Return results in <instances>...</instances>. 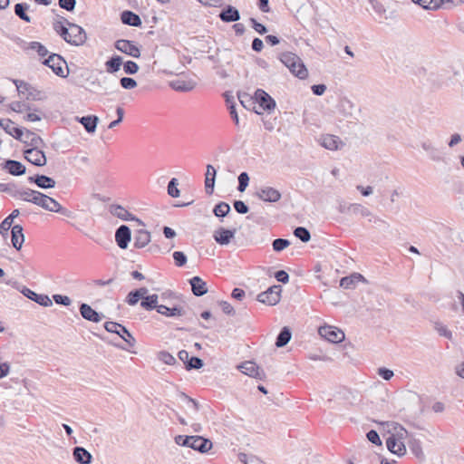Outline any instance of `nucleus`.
<instances>
[{"label": "nucleus", "mask_w": 464, "mask_h": 464, "mask_svg": "<svg viewBox=\"0 0 464 464\" xmlns=\"http://www.w3.org/2000/svg\"><path fill=\"white\" fill-rule=\"evenodd\" d=\"M104 328L109 333L118 334L125 343L124 344H120L110 342V344L125 351H130V348L135 346V338L124 325L116 322H106L104 324Z\"/></svg>", "instance_id": "1"}, {"label": "nucleus", "mask_w": 464, "mask_h": 464, "mask_svg": "<svg viewBox=\"0 0 464 464\" xmlns=\"http://www.w3.org/2000/svg\"><path fill=\"white\" fill-rule=\"evenodd\" d=\"M278 58L295 77L304 80L308 76V71L304 63L295 53L292 52H283L279 54Z\"/></svg>", "instance_id": "2"}, {"label": "nucleus", "mask_w": 464, "mask_h": 464, "mask_svg": "<svg viewBox=\"0 0 464 464\" xmlns=\"http://www.w3.org/2000/svg\"><path fill=\"white\" fill-rule=\"evenodd\" d=\"M174 441L179 446L188 447L200 453H206L212 448L210 440L198 435H177L174 438Z\"/></svg>", "instance_id": "3"}, {"label": "nucleus", "mask_w": 464, "mask_h": 464, "mask_svg": "<svg viewBox=\"0 0 464 464\" xmlns=\"http://www.w3.org/2000/svg\"><path fill=\"white\" fill-rule=\"evenodd\" d=\"M360 111V109L348 98L343 97L339 100L337 104V112L349 123L356 124L358 118L355 115V111Z\"/></svg>", "instance_id": "4"}, {"label": "nucleus", "mask_w": 464, "mask_h": 464, "mask_svg": "<svg viewBox=\"0 0 464 464\" xmlns=\"http://www.w3.org/2000/svg\"><path fill=\"white\" fill-rule=\"evenodd\" d=\"M43 64L48 66L59 77L66 78L69 69L66 61L57 53H51L43 61Z\"/></svg>", "instance_id": "5"}, {"label": "nucleus", "mask_w": 464, "mask_h": 464, "mask_svg": "<svg viewBox=\"0 0 464 464\" xmlns=\"http://www.w3.org/2000/svg\"><path fill=\"white\" fill-rule=\"evenodd\" d=\"M62 18L65 24L69 26L70 36L67 37L66 43L75 46L82 45L87 40V34L85 30L82 26L70 22L65 17L62 16Z\"/></svg>", "instance_id": "6"}, {"label": "nucleus", "mask_w": 464, "mask_h": 464, "mask_svg": "<svg viewBox=\"0 0 464 464\" xmlns=\"http://www.w3.org/2000/svg\"><path fill=\"white\" fill-rule=\"evenodd\" d=\"M14 84L16 86L17 92L19 94H25L26 100L30 101H42L45 99L44 92L32 86L30 83L14 79Z\"/></svg>", "instance_id": "7"}, {"label": "nucleus", "mask_w": 464, "mask_h": 464, "mask_svg": "<svg viewBox=\"0 0 464 464\" xmlns=\"http://www.w3.org/2000/svg\"><path fill=\"white\" fill-rule=\"evenodd\" d=\"M282 286L274 285L257 295L256 300L267 305H276L281 300Z\"/></svg>", "instance_id": "8"}, {"label": "nucleus", "mask_w": 464, "mask_h": 464, "mask_svg": "<svg viewBox=\"0 0 464 464\" xmlns=\"http://www.w3.org/2000/svg\"><path fill=\"white\" fill-rule=\"evenodd\" d=\"M318 333L323 338L333 343H341L345 337L344 333L341 329L332 325L319 327Z\"/></svg>", "instance_id": "9"}, {"label": "nucleus", "mask_w": 464, "mask_h": 464, "mask_svg": "<svg viewBox=\"0 0 464 464\" xmlns=\"http://www.w3.org/2000/svg\"><path fill=\"white\" fill-rule=\"evenodd\" d=\"M24 158L34 166L43 167L47 163L45 153L40 149L30 148L24 150Z\"/></svg>", "instance_id": "10"}, {"label": "nucleus", "mask_w": 464, "mask_h": 464, "mask_svg": "<svg viewBox=\"0 0 464 464\" xmlns=\"http://www.w3.org/2000/svg\"><path fill=\"white\" fill-rule=\"evenodd\" d=\"M114 47L118 51L125 54H128L133 58H139L140 56V48L136 44H134L132 41L125 39L117 40L114 44Z\"/></svg>", "instance_id": "11"}, {"label": "nucleus", "mask_w": 464, "mask_h": 464, "mask_svg": "<svg viewBox=\"0 0 464 464\" xmlns=\"http://www.w3.org/2000/svg\"><path fill=\"white\" fill-rule=\"evenodd\" d=\"M256 197L265 202L276 203L281 199L279 190L272 187H262L256 192Z\"/></svg>", "instance_id": "12"}, {"label": "nucleus", "mask_w": 464, "mask_h": 464, "mask_svg": "<svg viewBox=\"0 0 464 464\" xmlns=\"http://www.w3.org/2000/svg\"><path fill=\"white\" fill-rule=\"evenodd\" d=\"M254 98L264 111H271L276 107L275 100L262 89L256 91Z\"/></svg>", "instance_id": "13"}, {"label": "nucleus", "mask_w": 464, "mask_h": 464, "mask_svg": "<svg viewBox=\"0 0 464 464\" xmlns=\"http://www.w3.org/2000/svg\"><path fill=\"white\" fill-rule=\"evenodd\" d=\"M1 169L8 174L15 177L22 176L26 171L25 166L22 162L14 160H5L1 163Z\"/></svg>", "instance_id": "14"}, {"label": "nucleus", "mask_w": 464, "mask_h": 464, "mask_svg": "<svg viewBox=\"0 0 464 464\" xmlns=\"http://www.w3.org/2000/svg\"><path fill=\"white\" fill-rule=\"evenodd\" d=\"M238 369H240V371L244 374L258 380H263L266 376L265 372L261 370L259 366H257L254 362L251 361L242 362L238 366Z\"/></svg>", "instance_id": "15"}, {"label": "nucleus", "mask_w": 464, "mask_h": 464, "mask_svg": "<svg viewBox=\"0 0 464 464\" xmlns=\"http://www.w3.org/2000/svg\"><path fill=\"white\" fill-rule=\"evenodd\" d=\"M131 239L130 228L126 225L120 226L115 232V241L121 249H126Z\"/></svg>", "instance_id": "16"}, {"label": "nucleus", "mask_w": 464, "mask_h": 464, "mask_svg": "<svg viewBox=\"0 0 464 464\" xmlns=\"http://www.w3.org/2000/svg\"><path fill=\"white\" fill-rule=\"evenodd\" d=\"M22 294L28 299L35 302L36 304L44 307H50L53 305V301L47 295L37 294L27 287H24L23 289Z\"/></svg>", "instance_id": "17"}, {"label": "nucleus", "mask_w": 464, "mask_h": 464, "mask_svg": "<svg viewBox=\"0 0 464 464\" xmlns=\"http://www.w3.org/2000/svg\"><path fill=\"white\" fill-rule=\"evenodd\" d=\"M0 127L13 138L24 141L22 139L24 130L22 128L16 127L14 122L10 119H0Z\"/></svg>", "instance_id": "18"}, {"label": "nucleus", "mask_w": 464, "mask_h": 464, "mask_svg": "<svg viewBox=\"0 0 464 464\" xmlns=\"http://www.w3.org/2000/svg\"><path fill=\"white\" fill-rule=\"evenodd\" d=\"M237 229H227L225 227H218L214 231L213 237L215 241L221 245H228L232 238H234L236 235Z\"/></svg>", "instance_id": "19"}, {"label": "nucleus", "mask_w": 464, "mask_h": 464, "mask_svg": "<svg viewBox=\"0 0 464 464\" xmlns=\"http://www.w3.org/2000/svg\"><path fill=\"white\" fill-rule=\"evenodd\" d=\"M30 183H34L38 188L43 189L53 188L56 185L55 180L43 174H36L28 178Z\"/></svg>", "instance_id": "20"}, {"label": "nucleus", "mask_w": 464, "mask_h": 464, "mask_svg": "<svg viewBox=\"0 0 464 464\" xmlns=\"http://www.w3.org/2000/svg\"><path fill=\"white\" fill-rule=\"evenodd\" d=\"M382 425H385L388 429V432L391 436H395L399 441H402L409 435L408 431L399 423L394 421L382 422Z\"/></svg>", "instance_id": "21"}, {"label": "nucleus", "mask_w": 464, "mask_h": 464, "mask_svg": "<svg viewBox=\"0 0 464 464\" xmlns=\"http://www.w3.org/2000/svg\"><path fill=\"white\" fill-rule=\"evenodd\" d=\"M79 310L83 319L92 323H99L104 317L103 314H99L88 304H82L79 307Z\"/></svg>", "instance_id": "22"}, {"label": "nucleus", "mask_w": 464, "mask_h": 464, "mask_svg": "<svg viewBox=\"0 0 464 464\" xmlns=\"http://www.w3.org/2000/svg\"><path fill=\"white\" fill-rule=\"evenodd\" d=\"M219 19L224 23L237 22L240 19V13L233 5H227L218 14Z\"/></svg>", "instance_id": "23"}, {"label": "nucleus", "mask_w": 464, "mask_h": 464, "mask_svg": "<svg viewBox=\"0 0 464 464\" xmlns=\"http://www.w3.org/2000/svg\"><path fill=\"white\" fill-rule=\"evenodd\" d=\"M387 449L392 453L399 457L405 455L406 447L403 441H399L395 436H389L386 440Z\"/></svg>", "instance_id": "24"}, {"label": "nucleus", "mask_w": 464, "mask_h": 464, "mask_svg": "<svg viewBox=\"0 0 464 464\" xmlns=\"http://www.w3.org/2000/svg\"><path fill=\"white\" fill-rule=\"evenodd\" d=\"M188 282L195 296L200 297L208 293L207 283L200 276H193Z\"/></svg>", "instance_id": "25"}, {"label": "nucleus", "mask_w": 464, "mask_h": 464, "mask_svg": "<svg viewBox=\"0 0 464 464\" xmlns=\"http://www.w3.org/2000/svg\"><path fill=\"white\" fill-rule=\"evenodd\" d=\"M216 176H217L216 169L211 164H208L207 171L205 174V190L208 195L213 194L215 181H216Z\"/></svg>", "instance_id": "26"}, {"label": "nucleus", "mask_w": 464, "mask_h": 464, "mask_svg": "<svg viewBox=\"0 0 464 464\" xmlns=\"http://www.w3.org/2000/svg\"><path fill=\"white\" fill-rule=\"evenodd\" d=\"M23 227L21 225H14L11 230V242L12 246L16 249L20 250L24 242V235L23 232Z\"/></svg>", "instance_id": "27"}, {"label": "nucleus", "mask_w": 464, "mask_h": 464, "mask_svg": "<svg viewBox=\"0 0 464 464\" xmlns=\"http://www.w3.org/2000/svg\"><path fill=\"white\" fill-rule=\"evenodd\" d=\"M74 460L79 464H90L92 461V454L83 447L77 446L72 450Z\"/></svg>", "instance_id": "28"}, {"label": "nucleus", "mask_w": 464, "mask_h": 464, "mask_svg": "<svg viewBox=\"0 0 464 464\" xmlns=\"http://www.w3.org/2000/svg\"><path fill=\"white\" fill-rule=\"evenodd\" d=\"M121 23L133 27H140L142 21L140 17L132 11L125 10L121 14Z\"/></svg>", "instance_id": "29"}, {"label": "nucleus", "mask_w": 464, "mask_h": 464, "mask_svg": "<svg viewBox=\"0 0 464 464\" xmlns=\"http://www.w3.org/2000/svg\"><path fill=\"white\" fill-rule=\"evenodd\" d=\"M76 121L84 127L88 133H93L96 130L99 118L95 115H88L76 117Z\"/></svg>", "instance_id": "30"}, {"label": "nucleus", "mask_w": 464, "mask_h": 464, "mask_svg": "<svg viewBox=\"0 0 464 464\" xmlns=\"http://www.w3.org/2000/svg\"><path fill=\"white\" fill-rule=\"evenodd\" d=\"M365 281L364 277L358 273H353L349 276H344L340 280V286L344 289H353L357 283Z\"/></svg>", "instance_id": "31"}, {"label": "nucleus", "mask_w": 464, "mask_h": 464, "mask_svg": "<svg viewBox=\"0 0 464 464\" xmlns=\"http://www.w3.org/2000/svg\"><path fill=\"white\" fill-rule=\"evenodd\" d=\"M421 147L429 154V157L431 160L436 162L444 161L441 151L433 146L430 142H422Z\"/></svg>", "instance_id": "32"}, {"label": "nucleus", "mask_w": 464, "mask_h": 464, "mask_svg": "<svg viewBox=\"0 0 464 464\" xmlns=\"http://www.w3.org/2000/svg\"><path fill=\"white\" fill-rule=\"evenodd\" d=\"M150 242V233L145 229L137 230L134 236V247L142 248Z\"/></svg>", "instance_id": "33"}, {"label": "nucleus", "mask_w": 464, "mask_h": 464, "mask_svg": "<svg viewBox=\"0 0 464 464\" xmlns=\"http://www.w3.org/2000/svg\"><path fill=\"white\" fill-rule=\"evenodd\" d=\"M111 213L124 221H131L136 219L134 215H132L121 205H112L111 207Z\"/></svg>", "instance_id": "34"}, {"label": "nucleus", "mask_w": 464, "mask_h": 464, "mask_svg": "<svg viewBox=\"0 0 464 464\" xmlns=\"http://www.w3.org/2000/svg\"><path fill=\"white\" fill-rule=\"evenodd\" d=\"M158 313L167 317H175L183 315L185 312L182 307L178 305L169 307L167 305L160 304L159 305Z\"/></svg>", "instance_id": "35"}, {"label": "nucleus", "mask_w": 464, "mask_h": 464, "mask_svg": "<svg viewBox=\"0 0 464 464\" xmlns=\"http://www.w3.org/2000/svg\"><path fill=\"white\" fill-rule=\"evenodd\" d=\"M122 65V57L120 55H113L105 62V68L108 73H115L120 71Z\"/></svg>", "instance_id": "36"}, {"label": "nucleus", "mask_w": 464, "mask_h": 464, "mask_svg": "<svg viewBox=\"0 0 464 464\" xmlns=\"http://www.w3.org/2000/svg\"><path fill=\"white\" fill-rule=\"evenodd\" d=\"M292 338V332L289 327L284 326L276 340V346L278 348L285 347Z\"/></svg>", "instance_id": "37"}, {"label": "nucleus", "mask_w": 464, "mask_h": 464, "mask_svg": "<svg viewBox=\"0 0 464 464\" xmlns=\"http://www.w3.org/2000/svg\"><path fill=\"white\" fill-rule=\"evenodd\" d=\"M159 296L156 294L147 295L146 297H143L140 305L142 308H144L147 311H150L153 309H156L157 312L159 311V305L158 304Z\"/></svg>", "instance_id": "38"}, {"label": "nucleus", "mask_w": 464, "mask_h": 464, "mask_svg": "<svg viewBox=\"0 0 464 464\" xmlns=\"http://www.w3.org/2000/svg\"><path fill=\"white\" fill-rule=\"evenodd\" d=\"M26 139L29 140H24V143L30 145L32 148L39 149L41 146H44L43 139L35 134L34 132L27 130L25 132Z\"/></svg>", "instance_id": "39"}, {"label": "nucleus", "mask_w": 464, "mask_h": 464, "mask_svg": "<svg viewBox=\"0 0 464 464\" xmlns=\"http://www.w3.org/2000/svg\"><path fill=\"white\" fill-rule=\"evenodd\" d=\"M53 30L66 42L69 34V26H67L61 17L60 20L53 24Z\"/></svg>", "instance_id": "40"}, {"label": "nucleus", "mask_w": 464, "mask_h": 464, "mask_svg": "<svg viewBox=\"0 0 464 464\" xmlns=\"http://www.w3.org/2000/svg\"><path fill=\"white\" fill-rule=\"evenodd\" d=\"M29 9V5L26 3H18L14 5V14L21 20L30 23L31 17L26 14V11Z\"/></svg>", "instance_id": "41"}, {"label": "nucleus", "mask_w": 464, "mask_h": 464, "mask_svg": "<svg viewBox=\"0 0 464 464\" xmlns=\"http://www.w3.org/2000/svg\"><path fill=\"white\" fill-rule=\"evenodd\" d=\"M426 10H437L441 6V0H411Z\"/></svg>", "instance_id": "42"}, {"label": "nucleus", "mask_w": 464, "mask_h": 464, "mask_svg": "<svg viewBox=\"0 0 464 464\" xmlns=\"http://www.w3.org/2000/svg\"><path fill=\"white\" fill-rule=\"evenodd\" d=\"M230 210H231V208H230L229 204L222 201V202L218 203L214 207L213 213L218 218H225L226 216L228 215Z\"/></svg>", "instance_id": "43"}, {"label": "nucleus", "mask_w": 464, "mask_h": 464, "mask_svg": "<svg viewBox=\"0 0 464 464\" xmlns=\"http://www.w3.org/2000/svg\"><path fill=\"white\" fill-rule=\"evenodd\" d=\"M371 5L372 9L380 15V17H383L385 20L392 19L394 17L393 13H391L390 15H385L386 9L384 8L383 5L381 4L377 0H370Z\"/></svg>", "instance_id": "44"}, {"label": "nucleus", "mask_w": 464, "mask_h": 464, "mask_svg": "<svg viewBox=\"0 0 464 464\" xmlns=\"http://www.w3.org/2000/svg\"><path fill=\"white\" fill-rule=\"evenodd\" d=\"M170 86L177 92H188L194 88V83L185 81H174L170 82Z\"/></svg>", "instance_id": "45"}, {"label": "nucleus", "mask_w": 464, "mask_h": 464, "mask_svg": "<svg viewBox=\"0 0 464 464\" xmlns=\"http://www.w3.org/2000/svg\"><path fill=\"white\" fill-rule=\"evenodd\" d=\"M347 208L351 209V211L353 214H359L362 217H370V216H372V212L367 208L363 207L361 204H357V203L349 204Z\"/></svg>", "instance_id": "46"}, {"label": "nucleus", "mask_w": 464, "mask_h": 464, "mask_svg": "<svg viewBox=\"0 0 464 464\" xmlns=\"http://www.w3.org/2000/svg\"><path fill=\"white\" fill-rule=\"evenodd\" d=\"M409 447L411 450V452L417 457V458H422L423 457V451L421 448L420 441L419 440H416L414 438H411L408 441Z\"/></svg>", "instance_id": "47"}, {"label": "nucleus", "mask_w": 464, "mask_h": 464, "mask_svg": "<svg viewBox=\"0 0 464 464\" xmlns=\"http://www.w3.org/2000/svg\"><path fill=\"white\" fill-rule=\"evenodd\" d=\"M35 191L31 188L20 189L17 188L14 198L31 203V198L34 196Z\"/></svg>", "instance_id": "48"}, {"label": "nucleus", "mask_w": 464, "mask_h": 464, "mask_svg": "<svg viewBox=\"0 0 464 464\" xmlns=\"http://www.w3.org/2000/svg\"><path fill=\"white\" fill-rule=\"evenodd\" d=\"M294 235L302 242L307 243L311 239V234L306 227H297L294 230Z\"/></svg>", "instance_id": "49"}, {"label": "nucleus", "mask_w": 464, "mask_h": 464, "mask_svg": "<svg viewBox=\"0 0 464 464\" xmlns=\"http://www.w3.org/2000/svg\"><path fill=\"white\" fill-rule=\"evenodd\" d=\"M203 366H204V362L199 357L192 356L189 358L188 364L186 365L185 368L187 371H190V370H198V369L202 368Z\"/></svg>", "instance_id": "50"}, {"label": "nucleus", "mask_w": 464, "mask_h": 464, "mask_svg": "<svg viewBox=\"0 0 464 464\" xmlns=\"http://www.w3.org/2000/svg\"><path fill=\"white\" fill-rule=\"evenodd\" d=\"M179 181L176 178H172L168 184V194L172 198L179 197L180 191L178 188Z\"/></svg>", "instance_id": "51"}, {"label": "nucleus", "mask_w": 464, "mask_h": 464, "mask_svg": "<svg viewBox=\"0 0 464 464\" xmlns=\"http://www.w3.org/2000/svg\"><path fill=\"white\" fill-rule=\"evenodd\" d=\"M58 203L59 202L54 198L45 194V200L43 201L40 208L44 210L53 212V209L57 207Z\"/></svg>", "instance_id": "52"}, {"label": "nucleus", "mask_w": 464, "mask_h": 464, "mask_svg": "<svg viewBox=\"0 0 464 464\" xmlns=\"http://www.w3.org/2000/svg\"><path fill=\"white\" fill-rule=\"evenodd\" d=\"M158 358L160 361L168 365H174L177 362L176 358L170 354L169 352L161 351L158 353Z\"/></svg>", "instance_id": "53"}, {"label": "nucleus", "mask_w": 464, "mask_h": 464, "mask_svg": "<svg viewBox=\"0 0 464 464\" xmlns=\"http://www.w3.org/2000/svg\"><path fill=\"white\" fill-rule=\"evenodd\" d=\"M273 249L276 252H280L290 246V241L285 238H276L272 243Z\"/></svg>", "instance_id": "54"}, {"label": "nucleus", "mask_w": 464, "mask_h": 464, "mask_svg": "<svg viewBox=\"0 0 464 464\" xmlns=\"http://www.w3.org/2000/svg\"><path fill=\"white\" fill-rule=\"evenodd\" d=\"M29 48L35 51L41 57L46 56L49 53L46 47L39 42H31Z\"/></svg>", "instance_id": "55"}, {"label": "nucleus", "mask_w": 464, "mask_h": 464, "mask_svg": "<svg viewBox=\"0 0 464 464\" xmlns=\"http://www.w3.org/2000/svg\"><path fill=\"white\" fill-rule=\"evenodd\" d=\"M17 189V185L14 182L0 183V192H5L11 197L14 198Z\"/></svg>", "instance_id": "56"}, {"label": "nucleus", "mask_w": 464, "mask_h": 464, "mask_svg": "<svg viewBox=\"0 0 464 464\" xmlns=\"http://www.w3.org/2000/svg\"><path fill=\"white\" fill-rule=\"evenodd\" d=\"M123 71L126 74H135L139 71V65L133 61L122 62Z\"/></svg>", "instance_id": "57"}, {"label": "nucleus", "mask_w": 464, "mask_h": 464, "mask_svg": "<svg viewBox=\"0 0 464 464\" xmlns=\"http://www.w3.org/2000/svg\"><path fill=\"white\" fill-rule=\"evenodd\" d=\"M238 186L237 189L240 192H244L248 186L249 183V176L246 172H241L237 178Z\"/></svg>", "instance_id": "58"}, {"label": "nucleus", "mask_w": 464, "mask_h": 464, "mask_svg": "<svg viewBox=\"0 0 464 464\" xmlns=\"http://www.w3.org/2000/svg\"><path fill=\"white\" fill-rule=\"evenodd\" d=\"M434 327L440 336H443L449 340L452 339V333L447 328L446 325L442 324L441 323H435Z\"/></svg>", "instance_id": "59"}, {"label": "nucleus", "mask_w": 464, "mask_h": 464, "mask_svg": "<svg viewBox=\"0 0 464 464\" xmlns=\"http://www.w3.org/2000/svg\"><path fill=\"white\" fill-rule=\"evenodd\" d=\"M322 145L328 150H336L338 148L337 138L328 135L324 138Z\"/></svg>", "instance_id": "60"}, {"label": "nucleus", "mask_w": 464, "mask_h": 464, "mask_svg": "<svg viewBox=\"0 0 464 464\" xmlns=\"http://www.w3.org/2000/svg\"><path fill=\"white\" fill-rule=\"evenodd\" d=\"M173 259L175 262V265L179 267L183 266L187 263V256L182 251H175L173 253Z\"/></svg>", "instance_id": "61"}, {"label": "nucleus", "mask_w": 464, "mask_h": 464, "mask_svg": "<svg viewBox=\"0 0 464 464\" xmlns=\"http://www.w3.org/2000/svg\"><path fill=\"white\" fill-rule=\"evenodd\" d=\"M121 86L125 90H131L137 87V82L130 77H122L120 79Z\"/></svg>", "instance_id": "62"}, {"label": "nucleus", "mask_w": 464, "mask_h": 464, "mask_svg": "<svg viewBox=\"0 0 464 464\" xmlns=\"http://www.w3.org/2000/svg\"><path fill=\"white\" fill-rule=\"evenodd\" d=\"M12 111L15 112H23L24 111H31L32 107L23 102H14L10 104Z\"/></svg>", "instance_id": "63"}, {"label": "nucleus", "mask_w": 464, "mask_h": 464, "mask_svg": "<svg viewBox=\"0 0 464 464\" xmlns=\"http://www.w3.org/2000/svg\"><path fill=\"white\" fill-rule=\"evenodd\" d=\"M53 300L57 304L64 306H69L72 304V300L67 295H63L60 294H55L53 295Z\"/></svg>", "instance_id": "64"}]
</instances>
